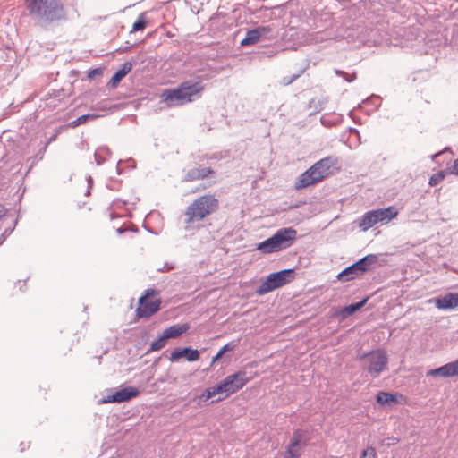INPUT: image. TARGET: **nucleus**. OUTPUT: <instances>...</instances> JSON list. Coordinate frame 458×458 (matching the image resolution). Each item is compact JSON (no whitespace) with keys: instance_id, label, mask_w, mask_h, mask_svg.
<instances>
[{"instance_id":"1","label":"nucleus","mask_w":458,"mask_h":458,"mask_svg":"<svg viewBox=\"0 0 458 458\" xmlns=\"http://www.w3.org/2000/svg\"><path fill=\"white\" fill-rule=\"evenodd\" d=\"M204 86L200 81L190 80L178 87L166 89L161 94V99L168 107L179 106L194 101L200 97Z\"/></svg>"},{"instance_id":"2","label":"nucleus","mask_w":458,"mask_h":458,"mask_svg":"<svg viewBox=\"0 0 458 458\" xmlns=\"http://www.w3.org/2000/svg\"><path fill=\"white\" fill-rule=\"evenodd\" d=\"M27 10L37 22H52L64 17L61 0H27Z\"/></svg>"},{"instance_id":"3","label":"nucleus","mask_w":458,"mask_h":458,"mask_svg":"<svg viewBox=\"0 0 458 458\" xmlns=\"http://www.w3.org/2000/svg\"><path fill=\"white\" fill-rule=\"evenodd\" d=\"M219 208L218 199L211 194L197 198L185 210V224L192 225L202 221L208 216L215 213Z\"/></svg>"},{"instance_id":"4","label":"nucleus","mask_w":458,"mask_h":458,"mask_svg":"<svg viewBox=\"0 0 458 458\" xmlns=\"http://www.w3.org/2000/svg\"><path fill=\"white\" fill-rule=\"evenodd\" d=\"M297 238V231L292 227H284L257 246V250L264 254H270L285 250L292 246Z\"/></svg>"},{"instance_id":"5","label":"nucleus","mask_w":458,"mask_h":458,"mask_svg":"<svg viewBox=\"0 0 458 458\" xmlns=\"http://www.w3.org/2000/svg\"><path fill=\"white\" fill-rule=\"evenodd\" d=\"M364 369L371 377L377 378L383 371L387 369L388 357L384 350L377 349L361 354L359 357Z\"/></svg>"},{"instance_id":"6","label":"nucleus","mask_w":458,"mask_h":458,"mask_svg":"<svg viewBox=\"0 0 458 458\" xmlns=\"http://www.w3.org/2000/svg\"><path fill=\"white\" fill-rule=\"evenodd\" d=\"M250 379L245 370H239L233 374L228 375L223 381L216 384L213 393L224 394L223 397L217 399V401L223 400L241 390L249 383Z\"/></svg>"},{"instance_id":"7","label":"nucleus","mask_w":458,"mask_h":458,"mask_svg":"<svg viewBox=\"0 0 458 458\" xmlns=\"http://www.w3.org/2000/svg\"><path fill=\"white\" fill-rule=\"evenodd\" d=\"M377 261L378 257L377 255L369 254L341 271L337 276V279L341 282L355 279L370 270Z\"/></svg>"},{"instance_id":"8","label":"nucleus","mask_w":458,"mask_h":458,"mask_svg":"<svg viewBox=\"0 0 458 458\" xmlns=\"http://www.w3.org/2000/svg\"><path fill=\"white\" fill-rule=\"evenodd\" d=\"M294 270L291 268L269 274L266 280L257 288L256 293L259 295H264L282 287L292 282L294 279Z\"/></svg>"},{"instance_id":"9","label":"nucleus","mask_w":458,"mask_h":458,"mask_svg":"<svg viewBox=\"0 0 458 458\" xmlns=\"http://www.w3.org/2000/svg\"><path fill=\"white\" fill-rule=\"evenodd\" d=\"M140 394V391L133 386L123 387L120 390L115 391L113 394H107L103 400V403H124L131 400L134 397H137Z\"/></svg>"},{"instance_id":"10","label":"nucleus","mask_w":458,"mask_h":458,"mask_svg":"<svg viewBox=\"0 0 458 458\" xmlns=\"http://www.w3.org/2000/svg\"><path fill=\"white\" fill-rule=\"evenodd\" d=\"M160 300L149 301L147 296H141L139 299V307L136 310V314L139 318H148L157 313L160 310Z\"/></svg>"},{"instance_id":"11","label":"nucleus","mask_w":458,"mask_h":458,"mask_svg":"<svg viewBox=\"0 0 458 458\" xmlns=\"http://www.w3.org/2000/svg\"><path fill=\"white\" fill-rule=\"evenodd\" d=\"M339 163L338 157L334 156H328L326 157L319 161L316 162L311 168L314 170V172L318 176H322V180L326 178L329 173L330 169L335 165H337Z\"/></svg>"},{"instance_id":"12","label":"nucleus","mask_w":458,"mask_h":458,"mask_svg":"<svg viewBox=\"0 0 458 458\" xmlns=\"http://www.w3.org/2000/svg\"><path fill=\"white\" fill-rule=\"evenodd\" d=\"M305 442L302 439V434L300 430H295L287 446L286 454L290 458H299L301 454Z\"/></svg>"},{"instance_id":"13","label":"nucleus","mask_w":458,"mask_h":458,"mask_svg":"<svg viewBox=\"0 0 458 458\" xmlns=\"http://www.w3.org/2000/svg\"><path fill=\"white\" fill-rule=\"evenodd\" d=\"M270 31L271 29L267 26H259L253 30H249L246 37L241 41V45L243 47L254 45L259 42L260 38H267Z\"/></svg>"},{"instance_id":"14","label":"nucleus","mask_w":458,"mask_h":458,"mask_svg":"<svg viewBox=\"0 0 458 458\" xmlns=\"http://www.w3.org/2000/svg\"><path fill=\"white\" fill-rule=\"evenodd\" d=\"M181 358H185L188 361H196L199 359V352L191 347L175 348L169 357L171 362L177 361Z\"/></svg>"},{"instance_id":"15","label":"nucleus","mask_w":458,"mask_h":458,"mask_svg":"<svg viewBox=\"0 0 458 458\" xmlns=\"http://www.w3.org/2000/svg\"><path fill=\"white\" fill-rule=\"evenodd\" d=\"M322 181V176H318L311 166L302 173L295 182V188L301 190L316 184Z\"/></svg>"},{"instance_id":"16","label":"nucleus","mask_w":458,"mask_h":458,"mask_svg":"<svg viewBox=\"0 0 458 458\" xmlns=\"http://www.w3.org/2000/svg\"><path fill=\"white\" fill-rule=\"evenodd\" d=\"M322 181V176H318L311 166L302 173L295 182V188L301 190L316 184Z\"/></svg>"},{"instance_id":"17","label":"nucleus","mask_w":458,"mask_h":458,"mask_svg":"<svg viewBox=\"0 0 458 458\" xmlns=\"http://www.w3.org/2000/svg\"><path fill=\"white\" fill-rule=\"evenodd\" d=\"M370 213L375 224L377 225V223H388L397 216L398 211L394 207H388L386 208L370 210Z\"/></svg>"},{"instance_id":"18","label":"nucleus","mask_w":458,"mask_h":458,"mask_svg":"<svg viewBox=\"0 0 458 458\" xmlns=\"http://www.w3.org/2000/svg\"><path fill=\"white\" fill-rule=\"evenodd\" d=\"M428 376H439L442 377L458 376V359L437 369L429 370Z\"/></svg>"},{"instance_id":"19","label":"nucleus","mask_w":458,"mask_h":458,"mask_svg":"<svg viewBox=\"0 0 458 458\" xmlns=\"http://www.w3.org/2000/svg\"><path fill=\"white\" fill-rule=\"evenodd\" d=\"M215 172L210 167H197L192 168L187 172L183 178V182H192L197 180H203L210 174H214Z\"/></svg>"},{"instance_id":"20","label":"nucleus","mask_w":458,"mask_h":458,"mask_svg":"<svg viewBox=\"0 0 458 458\" xmlns=\"http://www.w3.org/2000/svg\"><path fill=\"white\" fill-rule=\"evenodd\" d=\"M188 329L189 326L187 324H176L167 327L163 333L167 339L177 338L186 333Z\"/></svg>"},{"instance_id":"21","label":"nucleus","mask_w":458,"mask_h":458,"mask_svg":"<svg viewBox=\"0 0 458 458\" xmlns=\"http://www.w3.org/2000/svg\"><path fill=\"white\" fill-rule=\"evenodd\" d=\"M132 68V64L129 62L123 64L122 68L118 70L111 78L110 83L113 87H115L121 80L125 77Z\"/></svg>"},{"instance_id":"22","label":"nucleus","mask_w":458,"mask_h":458,"mask_svg":"<svg viewBox=\"0 0 458 458\" xmlns=\"http://www.w3.org/2000/svg\"><path fill=\"white\" fill-rule=\"evenodd\" d=\"M366 302H367V299L365 298L359 302L345 306L340 310V311L338 312V315H340L343 318H345L352 315L353 313H355L360 308H362Z\"/></svg>"},{"instance_id":"23","label":"nucleus","mask_w":458,"mask_h":458,"mask_svg":"<svg viewBox=\"0 0 458 458\" xmlns=\"http://www.w3.org/2000/svg\"><path fill=\"white\" fill-rule=\"evenodd\" d=\"M436 306H437V308H438L440 310H447V309L455 308L456 303L454 301V296L453 295V293H449V294L445 295L442 298H438L436 301Z\"/></svg>"},{"instance_id":"24","label":"nucleus","mask_w":458,"mask_h":458,"mask_svg":"<svg viewBox=\"0 0 458 458\" xmlns=\"http://www.w3.org/2000/svg\"><path fill=\"white\" fill-rule=\"evenodd\" d=\"M398 394H390L387 392H379L377 394V402L380 404H387L390 403H397L398 402Z\"/></svg>"},{"instance_id":"25","label":"nucleus","mask_w":458,"mask_h":458,"mask_svg":"<svg viewBox=\"0 0 458 458\" xmlns=\"http://www.w3.org/2000/svg\"><path fill=\"white\" fill-rule=\"evenodd\" d=\"M374 219L372 217V215L370 211L366 212L360 219L359 221V226L361 229V231L366 232L369 228H371L373 225H375Z\"/></svg>"},{"instance_id":"26","label":"nucleus","mask_w":458,"mask_h":458,"mask_svg":"<svg viewBox=\"0 0 458 458\" xmlns=\"http://www.w3.org/2000/svg\"><path fill=\"white\" fill-rule=\"evenodd\" d=\"M110 154V150L107 147H99L97 148L94 154L95 161L98 165H101L106 161V156Z\"/></svg>"},{"instance_id":"27","label":"nucleus","mask_w":458,"mask_h":458,"mask_svg":"<svg viewBox=\"0 0 458 458\" xmlns=\"http://www.w3.org/2000/svg\"><path fill=\"white\" fill-rule=\"evenodd\" d=\"M98 117V115L95 114H86L83 115L79 116L76 120L72 121L71 123L72 127H77L81 124L85 123L88 120H95Z\"/></svg>"},{"instance_id":"28","label":"nucleus","mask_w":458,"mask_h":458,"mask_svg":"<svg viewBox=\"0 0 458 458\" xmlns=\"http://www.w3.org/2000/svg\"><path fill=\"white\" fill-rule=\"evenodd\" d=\"M167 340L168 339L165 337V334L163 333L162 335L157 340L154 341L151 344L148 352H156V351L162 349L166 344Z\"/></svg>"},{"instance_id":"29","label":"nucleus","mask_w":458,"mask_h":458,"mask_svg":"<svg viewBox=\"0 0 458 458\" xmlns=\"http://www.w3.org/2000/svg\"><path fill=\"white\" fill-rule=\"evenodd\" d=\"M363 105H372L374 107L370 111H374L381 105V98L379 96L371 95L362 101Z\"/></svg>"},{"instance_id":"30","label":"nucleus","mask_w":458,"mask_h":458,"mask_svg":"<svg viewBox=\"0 0 458 458\" xmlns=\"http://www.w3.org/2000/svg\"><path fill=\"white\" fill-rule=\"evenodd\" d=\"M325 101L318 98H312L310 103V108L313 109V113H318L324 108Z\"/></svg>"},{"instance_id":"31","label":"nucleus","mask_w":458,"mask_h":458,"mask_svg":"<svg viewBox=\"0 0 458 458\" xmlns=\"http://www.w3.org/2000/svg\"><path fill=\"white\" fill-rule=\"evenodd\" d=\"M146 24H147V22L145 20V13H143L140 14L137 21L133 23L132 31H139V30H144L146 27Z\"/></svg>"},{"instance_id":"32","label":"nucleus","mask_w":458,"mask_h":458,"mask_svg":"<svg viewBox=\"0 0 458 458\" xmlns=\"http://www.w3.org/2000/svg\"><path fill=\"white\" fill-rule=\"evenodd\" d=\"M216 389V385L213 386H210L205 390V392L199 396V401L206 403L208 399L211 397H214L217 394H220V393H213V391Z\"/></svg>"},{"instance_id":"33","label":"nucleus","mask_w":458,"mask_h":458,"mask_svg":"<svg viewBox=\"0 0 458 458\" xmlns=\"http://www.w3.org/2000/svg\"><path fill=\"white\" fill-rule=\"evenodd\" d=\"M445 179V173L444 171H439L436 174H434L430 178H429V182H428V184L430 186H436L437 185L439 182H441L443 180Z\"/></svg>"},{"instance_id":"34","label":"nucleus","mask_w":458,"mask_h":458,"mask_svg":"<svg viewBox=\"0 0 458 458\" xmlns=\"http://www.w3.org/2000/svg\"><path fill=\"white\" fill-rule=\"evenodd\" d=\"M325 40V38L323 36L322 32H315L309 36V38L307 41L310 44H318Z\"/></svg>"},{"instance_id":"35","label":"nucleus","mask_w":458,"mask_h":458,"mask_svg":"<svg viewBox=\"0 0 458 458\" xmlns=\"http://www.w3.org/2000/svg\"><path fill=\"white\" fill-rule=\"evenodd\" d=\"M335 73L338 76H341L343 77L347 82H352L355 79H356V73H352V74H348L347 72L342 71V70H338V69H335Z\"/></svg>"},{"instance_id":"36","label":"nucleus","mask_w":458,"mask_h":458,"mask_svg":"<svg viewBox=\"0 0 458 458\" xmlns=\"http://www.w3.org/2000/svg\"><path fill=\"white\" fill-rule=\"evenodd\" d=\"M225 16L222 13H218V14L211 17L209 20L210 27L214 28L215 26H216L220 23H225Z\"/></svg>"},{"instance_id":"37","label":"nucleus","mask_w":458,"mask_h":458,"mask_svg":"<svg viewBox=\"0 0 458 458\" xmlns=\"http://www.w3.org/2000/svg\"><path fill=\"white\" fill-rule=\"evenodd\" d=\"M360 458H377V451L373 446H369L362 451Z\"/></svg>"},{"instance_id":"38","label":"nucleus","mask_w":458,"mask_h":458,"mask_svg":"<svg viewBox=\"0 0 458 458\" xmlns=\"http://www.w3.org/2000/svg\"><path fill=\"white\" fill-rule=\"evenodd\" d=\"M59 132H60V130H56V131H55V132L52 136H50V137H49V139L47 140V143H46V144L44 145V147L42 148V151H41V152H42V154H44V152L47 150V146H48L51 142H53V141H55V140H56V138H57V136H58ZM42 157H43V155H41L40 158H42Z\"/></svg>"},{"instance_id":"39","label":"nucleus","mask_w":458,"mask_h":458,"mask_svg":"<svg viewBox=\"0 0 458 458\" xmlns=\"http://www.w3.org/2000/svg\"><path fill=\"white\" fill-rule=\"evenodd\" d=\"M103 71L101 68H96L89 72L88 77L89 79H94L96 76H101Z\"/></svg>"},{"instance_id":"40","label":"nucleus","mask_w":458,"mask_h":458,"mask_svg":"<svg viewBox=\"0 0 458 458\" xmlns=\"http://www.w3.org/2000/svg\"><path fill=\"white\" fill-rule=\"evenodd\" d=\"M174 268V264L165 262L162 267L157 268L158 272H168Z\"/></svg>"},{"instance_id":"41","label":"nucleus","mask_w":458,"mask_h":458,"mask_svg":"<svg viewBox=\"0 0 458 458\" xmlns=\"http://www.w3.org/2000/svg\"><path fill=\"white\" fill-rule=\"evenodd\" d=\"M13 231V228L4 230V232L0 235V245H2L4 243V242L12 233Z\"/></svg>"},{"instance_id":"42","label":"nucleus","mask_w":458,"mask_h":458,"mask_svg":"<svg viewBox=\"0 0 458 458\" xmlns=\"http://www.w3.org/2000/svg\"><path fill=\"white\" fill-rule=\"evenodd\" d=\"M235 348V344L228 343L225 346H223L219 351L224 354L225 352L233 351Z\"/></svg>"},{"instance_id":"43","label":"nucleus","mask_w":458,"mask_h":458,"mask_svg":"<svg viewBox=\"0 0 458 458\" xmlns=\"http://www.w3.org/2000/svg\"><path fill=\"white\" fill-rule=\"evenodd\" d=\"M450 174L458 175V157L454 160L452 167L449 168Z\"/></svg>"},{"instance_id":"44","label":"nucleus","mask_w":458,"mask_h":458,"mask_svg":"<svg viewBox=\"0 0 458 458\" xmlns=\"http://www.w3.org/2000/svg\"><path fill=\"white\" fill-rule=\"evenodd\" d=\"M6 214L7 208L4 205L0 204V221L5 217Z\"/></svg>"},{"instance_id":"45","label":"nucleus","mask_w":458,"mask_h":458,"mask_svg":"<svg viewBox=\"0 0 458 458\" xmlns=\"http://www.w3.org/2000/svg\"><path fill=\"white\" fill-rule=\"evenodd\" d=\"M299 76H300V73L293 75V76H292L289 80H287V81L284 79V83L285 85H289V84H291L293 81H294L297 78H299Z\"/></svg>"},{"instance_id":"46","label":"nucleus","mask_w":458,"mask_h":458,"mask_svg":"<svg viewBox=\"0 0 458 458\" xmlns=\"http://www.w3.org/2000/svg\"><path fill=\"white\" fill-rule=\"evenodd\" d=\"M222 356H223V353L219 351L216 353V355L213 357L212 363H215L216 361H217Z\"/></svg>"},{"instance_id":"47","label":"nucleus","mask_w":458,"mask_h":458,"mask_svg":"<svg viewBox=\"0 0 458 458\" xmlns=\"http://www.w3.org/2000/svg\"><path fill=\"white\" fill-rule=\"evenodd\" d=\"M350 131L352 133H354V134L358 135V136L360 135L359 131L357 129H355V128H350Z\"/></svg>"},{"instance_id":"48","label":"nucleus","mask_w":458,"mask_h":458,"mask_svg":"<svg viewBox=\"0 0 458 458\" xmlns=\"http://www.w3.org/2000/svg\"><path fill=\"white\" fill-rule=\"evenodd\" d=\"M125 231H126V229H125V228L120 227V228H118V229H117V233H118V234H122V233H123Z\"/></svg>"},{"instance_id":"49","label":"nucleus","mask_w":458,"mask_h":458,"mask_svg":"<svg viewBox=\"0 0 458 458\" xmlns=\"http://www.w3.org/2000/svg\"><path fill=\"white\" fill-rule=\"evenodd\" d=\"M453 295L454 296V301H455L456 307H457L458 306V293H453Z\"/></svg>"},{"instance_id":"50","label":"nucleus","mask_w":458,"mask_h":458,"mask_svg":"<svg viewBox=\"0 0 458 458\" xmlns=\"http://www.w3.org/2000/svg\"><path fill=\"white\" fill-rule=\"evenodd\" d=\"M441 152L436 153L431 156L432 160H435L438 156H440Z\"/></svg>"},{"instance_id":"51","label":"nucleus","mask_w":458,"mask_h":458,"mask_svg":"<svg viewBox=\"0 0 458 458\" xmlns=\"http://www.w3.org/2000/svg\"><path fill=\"white\" fill-rule=\"evenodd\" d=\"M87 181H88L89 187H91L92 182H93L92 178L89 176V177H88Z\"/></svg>"},{"instance_id":"52","label":"nucleus","mask_w":458,"mask_h":458,"mask_svg":"<svg viewBox=\"0 0 458 458\" xmlns=\"http://www.w3.org/2000/svg\"><path fill=\"white\" fill-rule=\"evenodd\" d=\"M154 293V290H152V289H148L147 290V294L148 295L150 294V293Z\"/></svg>"},{"instance_id":"53","label":"nucleus","mask_w":458,"mask_h":458,"mask_svg":"<svg viewBox=\"0 0 458 458\" xmlns=\"http://www.w3.org/2000/svg\"><path fill=\"white\" fill-rule=\"evenodd\" d=\"M121 164V161H118L117 169H119V165Z\"/></svg>"},{"instance_id":"54","label":"nucleus","mask_w":458,"mask_h":458,"mask_svg":"<svg viewBox=\"0 0 458 458\" xmlns=\"http://www.w3.org/2000/svg\"><path fill=\"white\" fill-rule=\"evenodd\" d=\"M284 458H290V457H288L287 455H284Z\"/></svg>"}]
</instances>
